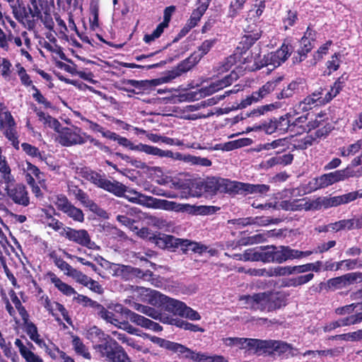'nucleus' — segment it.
<instances>
[{
	"label": "nucleus",
	"instance_id": "obj_2",
	"mask_svg": "<svg viewBox=\"0 0 362 362\" xmlns=\"http://www.w3.org/2000/svg\"><path fill=\"white\" fill-rule=\"evenodd\" d=\"M151 341L161 348L177 354L180 358L190 360L192 362H228L223 356H210L207 353L194 351L183 344L163 338L154 336L151 338Z\"/></svg>",
	"mask_w": 362,
	"mask_h": 362
},
{
	"label": "nucleus",
	"instance_id": "obj_49",
	"mask_svg": "<svg viewBox=\"0 0 362 362\" xmlns=\"http://www.w3.org/2000/svg\"><path fill=\"white\" fill-rule=\"evenodd\" d=\"M64 214L76 222L83 223L85 220L83 211L76 207L74 204H71Z\"/></svg>",
	"mask_w": 362,
	"mask_h": 362
},
{
	"label": "nucleus",
	"instance_id": "obj_64",
	"mask_svg": "<svg viewBox=\"0 0 362 362\" xmlns=\"http://www.w3.org/2000/svg\"><path fill=\"white\" fill-rule=\"evenodd\" d=\"M246 1L247 0H232L229 6V16L231 18L236 17L239 11L243 8Z\"/></svg>",
	"mask_w": 362,
	"mask_h": 362
},
{
	"label": "nucleus",
	"instance_id": "obj_42",
	"mask_svg": "<svg viewBox=\"0 0 362 362\" xmlns=\"http://www.w3.org/2000/svg\"><path fill=\"white\" fill-rule=\"evenodd\" d=\"M276 128L277 127L274 119H271L268 123H261L258 125L255 124L252 127H247V132L257 130H264L266 134H272L275 132H278Z\"/></svg>",
	"mask_w": 362,
	"mask_h": 362
},
{
	"label": "nucleus",
	"instance_id": "obj_31",
	"mask_svg": "<svg viewBox=\"0 0 362 362\" xmlns=\"http://www.w3.org/2000/svg\"><path fill=\"white\" fill-rule=\"evenodd\" d=\"M71 344L74 350L78 355L82 356L86 359H90L91 358L88 349L78 336L72 335Z\"/></svg>",
	"mask_w": 362,
	"mask_h": 362
},
{
	"label": "nucleus",
	"instance_id": "obj_28",
	"mask_svg": "<svg viewBox=\"0 0 362 362\" xmlns=\"http://www.w3.org/2000/svg\"><path fill=\"white\" fill-rule=\"evenodd\" d=\"M0 129L4 136L11 143L13 147L16 150H19V135L16 129V124L6 126L4 128H0Z\"/></svg>",
	"mask_w": 362,
	"mask_h": 362
},
{
	"label": "nucleus",
	"instance_id": "obj_61",
	"mask_svg": "<svg viewBox=\"0 0 362 362\" xmlns=\"http://www.w3.org/2000/svg\"><path fill=\"white\" fill-rule=\"evenodd\" d=\"M181 75V72L176 66L171 70L168 71L166 73H165L164 76L159 78H156V80H158V85H160L162 83H168Z\"/></svg>",
	"mask_w": 362,
	"mask_h": 362
},
{
	"label": "nucleus",
	"instance_id": "obj_52",
	"mask_svg": "<svg viewBox=\"0 0 362 362\" xmlns=\"http://www.w3.org/2000/svg\"><path fill=\"white\" fill-rule=\"evenodd\" d=\"M330 230L337 232L345 228L351 230L354 226V219H343L329 224Z\"/></svg>",
	"mask_w": 362,
	"mask_h": 362
},
{
	"label": "nucleus",
	"instance_id": "obj_8",
	"mask_svg": "<svg viewBox=\"0 0 362 362\" xmlns=\"http://www.w3.org/2000/svg\"><path fill=\"white\" fill-rule=\"evenodd\" d=\"M115 311L117 313H120L127 319H129L131 322L142 327L149 329L154 332H160L163 329L162 326L160 325L158 322L140 315L124 307L122 305L117 304L115 306Z\"/></svg>",
	"mask_w": 362,
	"mask_h": 362
},
{
	"label": "nucleus",
	"instance_id": "obj_60",
	"mask_svg": "<svg viewBox=\"0 0 362 362\" xmlns=\"http://www.w3.org/2000/svg\"><path fill=\"white\" fill-rule=\"evenodd\" d=\"M32 90H34L32 96L38 104L43 105L45 108H52V103L44 97L40 90L35 86H32Z\"/></svg>",
	"mask_w": 362,
	"mask_h": 362
},
{
	"label": "nucleus",
	"instance_id": "obj_58",
	"mask_svg": "<svg viewBox=\"0 0 362 362\" xmlns=\"http://www.w3.org/2000/svg\"><path fill=\"white\" fill-rule=\"evenodd\" d=\"M101 259L102 260L105 261V264L109 265V268L112 270V275L122 277H127L128 265L110 263L108 261L105 260L103 258Z\"/></svg>",
	"mask_w": 362,
	"mask_h": 362
},
{
	"label": "nucleus",
	"instance_id": "obj_63",
	"mask_svg": "<svg viewBox=\"0 0 362 362\" xmlns=\"http://www.w3.org/2000/svg\"><path fill=\"white\" fill-rule=\"evenodd\" d=\"M332 129L333 126L330 122H327L325 126L317 128V130L313 134L314 141L322 138H325Z\"/></svg>",
	"mask_w": 362,
	"mask_h": 362
},
{
	"label": "nucleus",
	"instance_id": "obj_44",
	"mask_svg": "<svg viewBox=\"0 0 362 362\" xmlns=\"http://www.w3.org/2000/svg\"><path fill=\"white\" fill-rule=\"evenodd\" d=\"M85 141L84 144L86 142H89L93 144L95 147H96L100 151L106 153L107 155L111 156L113 154L112 149L100 141L99 139L94 138L93 136L86 133V135L84 136Z\"/></svg>",
	"mask_w": 362,
	"mask_h": 362
},
{
	"label": "nucleus",
	"instance_id": "obj_33",
	"mask_svg": "<svg viewBox=\"0 0 362 362\" xmlns=\"http://www.w3.org/2000/svg\"><path fill=\"white\" fill-rule=\"evenodd\" d=\"M304 199H293V200H286L282 201L281 203V206L285 210H291V211H300L303 209L305 210H309L310 207L307 206V202L302 203Z\"/></svg>",
	"mask_w": 362,
	"mask_h": 362
},
{
	"label": "nucleus",
	"instance_id": "obj_23",
	"mask_svg": "<svg viewBox=\"0 0 362 362\" xmlns=\"http://www.w3.org/2000/svg\"><path fill=\"white\" fill-rule=\"evenodd\" d=\"M245 343V349L253 351L257 354H266L267 340H261L257 339H241Z\"/></svg>",
	"mask_w": 362,
	"mask_h": 362
},
{
	"label": "nucleus",
	"instance_id": "obj_24",
	"mask_svg": "<svg viewBox=\"0 0 362 362\" xmlns=\"http://www.w3.org/2000/svg\"><path fill=\"white\" fill-rule=\"evenodd\" d=\"M347 286H348V284H347L346 278L344 276V274L337 276V277L329 279L327 281V283L321 282L320 284V290H322V287H324V288L326 291H329V290L334 291V290L341 289V288H346Z\"/></svg>",
	"mask_w": 362,
	"mask_h": 362
},
{
	"label": "nucleus",
	"instance_id": "obj_53",
	"mask_svg": "<svg viewBox=\"0 0 362 362\" xmlns=\"http://www.w3.org/2000/svg\"><path fill=\"white\" fill-rule=\"evenodd\" d=\"M257 40V39H253V37L243 35L236 48L238 53L240 54L246 53Z\"/></svg>",
	"mask_w": 362,
	"mask_h": 362
},
{
	"label": "nucleus",
	"instance_id": "obj_45",
	"mask_svg": "<svg viewBox=\"0 0 362 362\" xmlns=\"http://www.w3.org/2000/svg\"><path fill=\"white\" fill-rule=\"evenodd\" d=\"M110 141H117V143L124 148L129 150L136 151V145H134L131 141L126 137L121 136L115 132H111L107 139Z\"/></svg>",
	"mask_w": 362,
	"mask_h": 362
},
{
	"label": "nucleus",
	"instance_id": "obj_21",
	"mask_svg": "<svg viewBox=\"0 0 362 362\" xmlns=\"http://www.w3.org/2000/svg\"><path fill=\"white\" fill-rule=\"evenodd\" d=\"M34 112L36 113L38 119L43 123L45 127L53 129L56 132H58L62 128V124L59 120L49 115H46L40 109L35 107Z\"/></svg>",
	"mask_w": 362,
	"mask_h": 362
},
{
	"label": "nucleus",
	"instance_id": "obj_22",
	"mask_svg": "<svg viewBox=\"0 0 362 362\" xmlns=\"http://www.w3.org/2000/svg\"><path fill=\"white\" fill-rule=\"evenodd\" d=\"M47 275L50 278V281L52 284H54V286L64 295L66 296H71L76 293V291L72 286L63 282L52 272H49Z\"/></svg>",
	"mask_w": 362,
	"mask_h": 362
},
{
	"label": "nucleus",
	"instance_id": "obj_14",
	"mask_svg": "<svg viewBox=\"0 0 362 362\" xmlns=\"http://www.w3.org/2000/svg\"><path fill=\"white\" fill-rule=\"evenodd\" d=\"M312 254L313 252L310 250L300 251L293 249L288 245L278 246L279 264H282L289 260L300 259Z\"/></svg>",
	"mask_w": 362,
	"mask_h": 362
},
{
	"label": "nucleus",
	"instance_id": "obj_51",
	"mask_svg": "<svg viewBox=\"0 0 362 362\" xmlns=\"http://www.w3.org/2000/svg\"><path fill=\"white\" fill-rule=\"evenodd\" d=\"M183 246H185L183 247L184 253H186L187 251L189 250L199 255H202V253L207 251V247L205 245L196 242H192L187 239H185Z\"/></svg>",
	"mask_w": 362,
	"mask_h": 362
},
{
	"label": "nucleus",
	"instance_id": "obj_39",
	"mask_svg": "<svg viewBox=\"0 0 362 362\" xmlns=\"http://www.w3.org/2000/svg\"><path fill=\"white\" fill-rule=\"evenodd\" d=\"M199 62L197 55L192 53L187 58L180 62L177 67L182 74L192 69Z\"/></svg>",
	"mask_w": 362,
	"mask_h": 362
},
{
	"label": "nucleus",
	"instance_id": "obj_50",
	"mask_svg": "<svg viewBox=\"0 0 362 362\" xmlns=\"http://www.w3.org/2000/svg\"><path fill=\"white\" fill-rule=\"evenodd\" d=\"M21 148L27 155L33 158H38L41 160H45L46 159L44 153L40 152L39 148L35 146L24 142L21 144Z\"/></svg>",
	"mask_w": 362,
	"mask_h": 362
},
{
	"label": "nucleus",
	"instance_id": "obj_10",
	"mask_svg": "<svg viewBox=\"0 0 362 362\" xmlns=\"http://www.w3.org/2000/svg\"><path fill=\"white\" fill-rule=\"evenodd\" d=\"M292 52L293 46L288 42L286 43L285 40L275 52L264 55V63L257 66V68H263L268 65L278 67L288 59Z\"/></svg>",
	"mask_w": 362,
	"mask_h": 362
},
{
	"label": "nucleus",
	"instance_id": "obj_18",
	"mask_svg": "<svg viewBox=\"0 0 362 362\" xmlns=\"http://www.w3.org/2000/svg\"><path fill=\"white\" fill-rule=\"evenodd\" d=\"M136 151L144 152L148 155L156 156L160 158H173V153L171 151H164L158 147L140 143L136 145Z\"/></svg>",
	"mask_w": 362,
	"mask_h": 362
},
{
	"label": "nucleus",
	"instance_id": "obj_30",
	"mask_svg": "<svg viewBox=\"0 0 362 362\" xmlns=\"http://www.w3.org/2000/svg\"><path fill=\"white\" fill-rule=\"evenodd\" d=\"M169 325H175L177 327L183 329L185 330H189L190 332H204L205 329L200 327L198 325H194L192 323H190L187 321L183 320L182 319H173L171 317L170 322Z\"/></svg>",
	"mask_w": 362,
	"mask_h": 362
},
{
	"label": "nucleus",
	"instance_id": "obj_40",
	"mask_svg": "<svg viewBox=\"0 0 362 362\" xmlns=\"http://www.w3.org/2000/svg\"><path fill=\"white\" fill-rule=\"evenodd\" d=\"M329 122L326 112L321 111L316 116L315 119L308 122L307 124L308 131L310 132L320 127L325 126Z\"/></svg>",
	"mask_w": 362,
	"mask_h": 362
},
{
	"label": "nucleus",
	"instance_id": "obj_5",
	"mask_svg": "<svg viewBox=\"0 0 362 362\" xmlns=\"http://www.w3.org/2000/svg\"><path fill=\"white\" fill-rule=\"evenodd\" d=\"M236 259L241 261L262 262L279 264L278 246L274 245L250 248L242 254H235Z\"/></svg>",
	"mask_w": 362,
	"mask_h": 362
},
{
	"label": "nucleus",
	"instance_id": "obj_7",
	"mask_svg": "<svg viewBox=\"0 0 362 362\" xmlns=\"http://www.w3.org/2000/svg\"><path fill=\"white\" fill-rule=\"evenodd\" d=\"M354 176L358 175L355 171L349 166L342 170H338L332 173H325L317 178L313 179V181L309 182L310 186L313 184V186L310 187V191H315L317 189L325 188L336 182L344 181L349 177H353Z\"/></svg>",
	"mask_w": 362,
	"mask_h": 362
},
{
	"label": "nucleus",
	"instance_id": "obj_17",
	"mask_svg": "<svg viewBox=\"0 0 362 362\" xmlns=\"http://www.w3.org/2000/svg\"><path fill=\"white\" fill-rule=\"evenodd\" d=\"M136 309L141 313L155 320H159L164 324L169 325L170 322L171 317L167 316L165 313H162L160 308H159V310H157L155 308L147 305H138V308Z\"/></svg>",
	"mask_w": 362,
	"mask_h": 362
},
{
	"label": "nucleus",
	"instance_id": "obj_16",
	"mask_svg": "<svg viewBox=\"0 0 362 362\" xmlns=\"http://www.w3.org/2000/svg\"><path fill=\"white\" fill-rule=\"evenodd\" d=\"M197 188L199 189L197 197H201L204 194L206 196L215 195L219 192V177L209 178L197 185Z\"/></svg>",
	"mask_w": 362,
	"mask_h": 362
},
{
	"label": "nucleus",
	"instance_id": "obj_32",
	"mask_svg": "<svg viewBox=\"0 0 362 362\" xmlns=\"http://www.w3.org/2000/svg\"><path fill=\"white\" fill-rule=\"evenodd\" d=\"M208 8V3H202L196 9L193 10L189 18L187 21V24L192 28H194L200 21L202 16Z\"/></svg>",
	"mask_w": 362,
	"mask_h": 362
},
{
	"label": "nucleus",
	"instance_id": "obj_29",
	"mask_svg": "<svg viewBox=\"0 0 362 362\" xmlns=\"http://www.w3.org/2000/svg\"><path fill=\"white\" fill-rule=\"evenodd\" d=\"M187 213L192 215H209L215 214L220 207L215 206H193L187 204Z\"/></svg>",
	"mask_w": 362,
	"mask_h": 362
},
{
	"label": "nucleus",
	"instance_id": "obj_1",
	"mask_svg": "<svg viewBox=\"0 0 362 362\" xmlns=\"http://www.w3.org/2000/svg\"><path fill=\"white\" fill-rule=\"evenodd\" d=\"M288 296L283 291L271 290L245 295L240 299L244 300L251 309L270 313L284 308L287 305Z\"/></svg>",
	"mask_w": 362,
	"mask_h": 362
},
{
	"label": "nucleus",
	"instance_id": "obj_11",
	"mask_svg": "<svg viewBox=\"0 0 362 362\" xmlns=\"http://www.w3.org/2000/svg\"><path fill=\"white\" fill-rule=\"evenodd\" d=\"M60 234L69 241L82 247L89 249L94 247L95 243L91 240L90 236L86 229L77 230L71 227H64Z\"/></svg>",
	"mask_w": 362,
	"mask_h": 362
},
{
	"label": "nucleus",
	"instance_id": "obj_34",
	"mask_svg": "<svg viewBox=\"0 0 362 362\" xmlns=\"http://www.w3.org/2000/svg\"><path fill=\"white\" fill-rule=\"evenodd\" d=\"M300 83L292 81L286 87L276 93V98L279 100L291 98L299 89Z\"/></svg>",
	"mask_w": 362,
	"mask_h": 362
},
{
	"label": "nucleus",
	"instance_id": "obj_38",
	"mask_svg": "<svg viewBox=\"0 0 362 362\" xmlns=\"http://www.w3.org/2000/svg\"><path fill=\"white\" fill-rule=\"evenodd\" d=\"M216 42H217V40L215 38L210 39V40H205L198 47L197 50L194 51L193 53H194V54L197 55V59H199V61L200 62V60L210 52V50L212 49V47H214V45H216Z\"/></svg>",
	"mask_w": 362,
	"mask_h": 362
},
{
	"label": "nucleus",
	"instance_id": "obj_13",
	"mask_svg": "<svg viewBox=\"0 0 362 362\" xmlns=\"http://www.w3.org/2000/svg\"><path fill=\"white\" fill-rule=\"evenodd\" d=\"M11 184L7 185L6 188L8 197L16 204L28 206L30 202L26 186L23 183Z\"/></svg>",
	"mask_w": 362,
	"mask_h": 362
},
{
	"label": "nucleus",
	"instance_id": "obj_19",
	"mask_svg": "<svg viewBox=\"0 0 362 362\" xmlns=\"http://www.w3.org/2000/svg\"><path fill=\"white\" fill-rule=\"evenodd\" d=\"M291 344L283 341L267 340L266 353L276 352L279 355L291 352L293 350Z\"/></svg>",
	"mask_w": 362,
	"mask_h": 362
},
{
	"label": "nucleus",
	"instance_id": "obj_43",
	"mask_svg": "<svg viewBox=\"0 0 362 362\" xmlns=\"http://www.w3.org/2000/svg\"><path fill=\"white\" fill-rule=\"evenodd\" d=\"M313 134H307L303 138L293 139V146L295 149L305 150L314 144Z\"/></svg>",
	"mask_w": 362,
	"mask_h": 362
},
{
	"label": "nucleus",
	"instance_id": "obj_55",
	"mask_svg": "<svg viewBox=\"0 0 362 362\" xmlns=\"http://www.w3.org/2000/svg\"><path fill=\"white\" fill-rule=\"evenodd\" d=\"M340 327H347L362 322V311L339 319Z\"/></svg>",
	"mask_w": 362,
	"mask_h": 362
},
{
	"label": "nucleus",
	"instance_id": "obj_35",
	"mask_svg": "<svg viewBox=\"0 0 362 362\" xmlns=\"http://www.w3.org/2000/svg\"><path fill=\"white\" fill-rule=\"evenodd\" d=\"M237 74L232 71L230 74L226 76L222 79L213 83L210 88L212 89L213 92L218 91L228 86H230L233 81L237 79Z\"/></svg>",
	"mask_w": 362,
	"mask_h": 362
},
{
	"label": "nucleus",
	"instance_id": "obj_25",
	"mask_svg": "<svg viewBox=\"0 0 362 362\" xmlns=\"http://www.w3.org/2000/svg\"><path fill=\"white\" fill-rule=\"evenodd\" d=\"M156 201V207L168 210V211H174L176 212H187V204H179L175 202L168 201L165 199H157Z\"/></svg>",
	"mask_w": 362,
	"mask_h": 362
},
{
	"label": "nucleus",
	"instance_id": "obj_3",
	"mask_svg": "<svg viewBox=\"0 0 362 362\" xmlns=\"http://www.w3.org/2000/svg\"><path fill=\"white\" fill-rule=\"evenodd\" d=\"M76 173L83 179L114 195L122 197L127 191V187L118 181H111L88 167L77 168Z\"/></svg>",
	"mask_w": 362,
	"mask_h": 362
},
{
	"label": "nucleus",
	"instance_id": "obj_56",
	"mask_svg": "<svg viewBox=\"0 0 362 362\" xmlns=\"http://www.w3.org/2000/svg\"><path fill=\"white\" fill-rule=\"evenodd\" d=\"M274 121L276 122L277 131L281 133L287 132L288 129L291 127L290 113H287L286 115L281 116L278 119H274Z\"/></svg>",
	"mask_w": 362,
	"mask_h": 362
},
{
	"label": "nucleus",
	"instance_id": "obj_54",
	"mask_svg": "<svg viewBox=\"0 0 362 362\" xmlns=\"http://www.w3.org/2000/svg\"><path fill=\"white\" fill-rule=\"evenodd\" d=\"M81 119L85 122H86L88 124L89 129L96 133L101 134L102 136L107 139L108 136L110 135L111 131L105 129L103 127L100 125L99 124L90 120L89 119L85 117H81Z\"/></svg>",
	"mask_w": 362,
	"mask_h": 362
},
{
	"label": "nucleus",
	"instance_id": "obj_48",
	"mask_svg": "<svg viewBox=\"0 0 362 362\" xmlns=\"http://www.w3.org/2000/svg\"><path fill=\"white\" fill-rule=\"evenodd\" d=\"M341 54L340 52H335L331 56L330 59L326 62V67L328 71L327 75L332 74L339 69L341 62Z\"/></svg>",
	"mask_w": 362,
	"mask_h": 362
},
{
	"label": "nucleus",
	"instance_id": "obj_41",
	"mask_svg": "<svg viewBox=\"0 0 362 362\" xmlns=\"http://www.w3.org/2000/svg\"><path fill=\"white\" fill-rule=\"evenodd\" d=\"M283 79L284 76L276 77L267 82L264 85L259 88L258 90L262 95L263 98L269 93L274 90L276 88H277Z\"/></svg>",
	"mask_w": 362,
	"mask_h": 362
},
{
	"label": "nucleus",
	"instance_id": "obj_26",
	"mask_svg": "<svg viewBox=\"0 0 362 362\" xmlns=\"http://www.w3.org/2000/svg\"><path fill=\"white\" fill-rule=\"evenodd\" d=\"M243 194L245 195L250 194L264 195L267 194L270 189V186L265 184H250L243 182Z\"/></svg>",
	"mask_w": 362,
	"mask_h": 362
},
{
	"label": "nucleus",
	"instance_id": "obj_47",
	"mask_svg": "<svg viewBox=\"0 0 362 362\" xmlns=\"http://www.w3.org/2000/svg\"><path fill=\"white\" fill-rule=\"evenodd\" d=\"M295 274L294 266H277L267 273L269 276H284Z\"/></svg>",
	"mask_w": 362,
	"mask_h": 362
},
{
	"label": "nucleus",
	"instance_id": "obj_6",
	"mask_svg": "<svg viewBox=\"0 0 362 362\" xmlns=\"http://www.w3.org/2000/svg\"><path fill=\"white\" fill-rule=\"evenodd\" d=\"M151 304L160 308L162 313L173 319H179L181 317L185 303L172 298H170L158 291H156L150 300Z\"/></svg>",
	"mask_w": 362,
	"mask_h": 362
},
{
	"label": "nucleus",
	"instance_id": "obj_15",
	"mask_svg": "<svg viewBox=\"0 0 362 362\" xmlns=\"http://www.w3.org/2000/svg\"><path fill=\"white\" fill-rule=\"evenodd\" d=\"M243 182L219 177V192L229 194H243Z\"/></svg>",
	"mask_w": 362,
	"mask_h": 362
},
{
	"label": "nucleus",
	"instance_id": "obj_36",
	"mask_svg": "<svg viewBox=\"0 0 362 362\" xmlns=\"http://www.w3.org/2000/svg\"><path fill=\"white\" fill-rule=\"evenodd\" d=\"M16 121L4 103H0V128L16 125Z\"/></svg>",
	"mask_w": 362,
	"mask_h": 362
},
{
	"label": "nucleus",
	"instance_id": "obj_57",
	"mask_svg": "<svg viewBox=\"0 0 362 362\" xmlns=\"http://www.w3.org/2000/svg\"><path fill=\"white\" fill-rule=\"evenodd\" d=\"M29 315H28L21 318L23 320L25 331L29 336L30 339H32L39 334L37 326L33 322L29 320Z\"/></svg>",
	"mask_w": 362,
	"mask_h": 362
},
{
	"label": "nucleus",
	"instance_id": "obj_20",
	"mask_svg": "<svg viewBox=\"0 0 362 362\" xmlns=\"http://www.w3.org/2000/svg\"><path fill=\"white\" fill-rule=\"evenodd\" d=\"M107 362H132L124 349L117 343L105 359Z\"/></svg>",
	"mask_w": 362,
	"mask_h": 362
},
{
	"label": "nucleus",
	"instance_id": "obj_46",
	"mask_svg": "<svg viewBox=\"0 0 362 362\" xmlns=\"http://www.w3.org/2000/svg\"><path fill=\"white\" fill-rule=\"evenodd\" d=\"M264 240V235L259 233L252 236H243L237 241V245L239 246H246L250 245L261 243Z\"/></svg>",
	"mask_w": 362,
	"mask_h": 362
},
{
	"label": "nucleus",
	"instance_id": "obj_27",
	"mask_svg": "<svg viewBox=\"0 0 362 362\" xmlns=\"http://www.w3.org/2000/svg\"><path fill=\"white\" fill-rule=\"evenodd\" d=\"M314 48L313 43H306L300 41V47L294 52L292 58L293 64H300L308 57V54Z\"/></svg>",
	"mask_w": 362,
	"mask_h": 362
},
{
	"label": "nucleus",
	"instance_id": "obj_4",
	"mask_svg": "<svg viewBox=\"0 0 362 362\" xmlns=\"http://www.w3.org/2000/svg\"><path fill=\"white\" fill-rule=\"evenodd\" d=\"M86 337L92 343V347L95 351L105 360L118 343L97 326L89 328L86 332Z\"/></svg>",
	"mask_w": 362,
	"mask_h": 362
},
{
	"label": "nucleus",
	"instance_id": "obj_59",
	"mask_svg": "<svg viewBox=\"0 0 362 362\" xmlns=\"http://www.w3.org/2000/svg\"><path fill=\"white\" fill-rule=\"evenodd\" d=\"M262 31L260 27L255 23H250L244 28V35L253 39L259 40L262 36Z\"/></svg>",
	"mask_w": 362,
	"mask_h": 362
},
{
	"label": "nucleus",
	"instance_id": "obj_9",
	"mask_svg": "<svg viewBox=\"0 0 362 362\" xmlns=\"http://www.w3.org/2000/svg\"><path fill=\"white\" fill-rule=\"evenodd\" d=\"M57 133L59 134L58 141L63 146L84 144V136L86 132H83L80 127L76 126L73 128L62 127Z\"/></svg>",
	"mask_w": 362,
	"mask_h": 362
},
{
	"label": "nucleus",
	"instance_id": "obj_12",
	"mask_svg": "<svg viewBox=\"0 0 362 362\" xmlns=\"http://www.w3.org/2000/svg\"><path fill=\"white\" fill-rule=\"evenodd\" d=\"M158 80H134V79H123L121 83L124 86H131L133 88H127V86L120 87L119 89L130 93L131 97L133 94H140L146 91H149L154 86H158Z\"/></svg>",
	"mask_w": 362,
	"mask_h": 362
},
{
	"label": "nucleus",
	"instance_id": "obj_37",
	"mask_svg": "<svg viewBox=\"0 0 362 362\" xmlns=\"http://www.w3.org/2000/svg\"><path fill=\"white\" fill-rule=\"evenodd\" d=\"M49 256L51 259H53L54 264L60 270L63 271L66 276H70L74 268H73L69 263L64 261L61 257H59L55 251L50 252Z\"/></svg>",
	"mask_w": 362,
	"mask_h": 362
},
{
	"label": "nucleus",
	"instance_id": "obj_62",
	"mask_svg": "<svg viewBox=\"0 0 362 362\" xmlns=\"http://www.w3.org/2000/svg\"><path fill=\"white\" fill-rule=\"evenodd\" d=\"M362 147V139L356 141L354 144L348 146L347 148H343L341 151V156L346 157L358 153Z\"/></svg>",
	"mask_w": 362,
	"mask_h": 362
}]
</instances>
